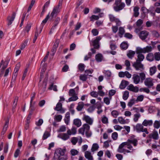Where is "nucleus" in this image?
<instances>
[{"label":"nucleus","instance_id":"6","mask_svg":"<svg viewBox=\"0 0 160 160\" xmlns=\"http://www.w3.org/2000/svg\"><path fill=\"white\" fill-rule=\"evenodd\" d=\"M153 79L151 78H148L144 81L145 85L148 88H151L153 86Z\"/></svg>","mask_w":160,"mask_h":160},{"label":"nucleus","instance_id":"25","mask_svg":"<svg viewBox=\"0 0 160 160\" xmlns=\"http://www.w3.org/2000/svg\"><path fill=\"white\" fill-rule=\"evenodd\" d=\"M59 43V40H57L54 43V45L51 50L53 55L54 54L56 51L57 48L58 47Z\"/></svg>","mask_w":160,"mask_h":160},{"label":"nucleus","instance_id":"43","mask_svg":"<svg viewBox=\"0 0 160 160\" xmlns=\"http://www.w3.org/2000/svg\"><path fill=\"white\" fill-rule=\"evenodd\" d=\"M128 141L130 143H132L135 147L138 144V140L136 139H128Z\"/></svg>","mask_w":160,"mask_h":160},{"label":"nucleus","instance_id":"51","mask_svg":"<svg viewBox=\"0 0 160 160\" xmlns=\"http://www.w3.org/2000/svg\"><path fill=\"white\" fill-rule=\"evenodd\" d=\"M139 76L140 79H141L142 81L146 79V74L144 72H142L139 74Z\"/></svg>","mask_w":160,"mask_h":160},{"label":"nucleus","instance_id":"11","mask_svg":"<svg viewBox=\"0 0 160 160\" xmlns=\"http://www.w3.org/2000/svg\"><path fill=\"white\" fill-rule=\"evenodd\" d=\"M82 119L86 122V123L89 125H92L93 123V119L90 118L89 116L84 115L82 118Z\"/></svg>","mask_w":160,"mask_h":160},{"label":"nucleus","instance_id":"2","mask_svg":"<svg viewBox=\"0 0 160 160\" xmlns=\"http://www.w3.org/2000/svg\"><path fill=\"white\" fill-rule=\"evenodd\" d=\"M133 129L134 131H136L138 132H145L146 134L149 133L147 128H144V126L142 125V124L137 123L135 126H134Z\"/></svg>","mask_w":160,"mask_h":160},{"label":"nucleus","instance_id":"53","mask_svg":"<svg viewBox=\"0 0 160 160\" xmlns=\"http://www.w3.org/2000/svg\"><path fill=\"white\" fill-rule=\"evenodd\" d=\"M48 78L46 77L45 79V81L43 82V83L42 85H41V87L42 89L44 91L47 86V83L46 82V81L47 80Z\"/></svg>","mask_w":160,"mask_h":160},{"label":"nucleus","instance_id":"5","mask_svg":"<svg viewBox=\"0 0 160 160\" xmlns=\"http://www.w3.org/2000/svg\"><path fill=\"white\" fill-rule=\"evenodd\" d=\"M90 127L89 125L87 123H84L82 127L79 129L78 132L82 135H84V132L88 131L90 130Z\"/></svg>","mask_w":160,"mask_h":160},{"label":"nucleus","instance_id":"40","mask_svg":"<svg viewBox=\"0 0 160 160\" xmlns=\"http://www.w3.org/2000/svg\"><path fill=\"white\" fill-rule=\"evenodd\" d=\"M118 151L120 153H123L125 154L126 152L129 153L130 152L129 150L125 149L123 148H118Z\"/></svg>","mask_w":160,"mask_h":160},{"label":"nucleus","instance_id":"32","mask_svg":"<svg viewBox=\"0 0 160 160\" xmlns=\"http://www.w3.org/2000/svg\"><path fill=\"white\" fill-rule=\"evenodd\" d=\"M66 151L65 149H59L57 150L55 154H58V155H59L60 156H63L65 153Z\"/></svg>","mask_w":160,"mask_h":160},{"label":"nucleus","instance_id":"8","mask_svg":"<svg viewBox=\"0 0 160 160\" xmlns=\"http://www.w3.org/2000/svg\"><path fill=\"white\" fill-rule=\"evenodd\" d=\"M54 110L59 112L61 113H64L65 110V109L62 108V103L59 102L57 104L56 107L54 108Z\"/></svg>","mask_w":160,"mask_h":160},{"label":"nucleus","instance_id":"54","mask_svg":"<svg viewBox=\"0 0 160 160\" xmlns=\"http://www.w3.org/2000/svg\"><path fill=\"white\" fill-rule=\"evenodd\" d=\"M127 146V148L130 150H129V151L131 152L129 153L132 152L134 151V149L132 148V146L130 144V143L128 141H127V144L126 145Z\"/></svg>","mask_w":160,"mask_h":160},{"label":"nucleus","instance_id":"24","mask_svg":"<svg viewBox=\"0 0 160 160\" xmlns=\"http://www.w3.org/2000/svg\"><path fill=\"white\" fill-rule=\"evenodd\" d=\"M85 157L88 160H93V158L90 152L86 151L84 153Z\"/></svg>","mask_w":160,"mask_h":160},{"label":"nucleus","instance_id":"7","mask_svg":"<svg viewBox=\"0 0 160 160\" xmlns=\"http://www.w3.org/2000/svg\"><path fill=\"white\" fill-rule=\"evenodd\" d=\"M137 48L140 51V52L144 53L150 52L152 51V49L151 46H147L143 48L138 47Z\"/></svg>","mask_w":160,"mask_h":160},{"label":"nucleus","instance_id":"48","mask_svg":"<svg viewBox=\"0 0 160 160\" xmlns=\"http://www.w3.org/2000/svg\"><path fill=\"white\" fill-rule=\"evenodd\" d=\"M118 122L121 124H125L127 123L126 120H125L122 117H119L118 118Z\"/></svg>","mask_w":160,"mask_h":160},{"label":"nucleus","instance_id":"3","mask_svg":"<svg viewBox=\"0 0 160 160\" xmlns=\"http://www.w3.org/2000/svg\"><path fill=\"white\" fill-rule=\"evenodd\" d=\"M132 66L137 71H142L144 69L143 64L139 62L136 61L132 64Z\"/></svg>","mask_w":160,"mask_h":160},{"label":"nucleus","instance_id":"49","mask_svg":"<svg viewBox=\"0 0 160 160\" xmlns=\"http://www.w3.org/2000/svg\"><path fill=\"white\" fill-rule=\"evenodd\" d=\"M99 18L100 17L99 16L93 15L90 17V18L91 21L93 22L94 20H98Z\"/></svg>","mask_w":160,"mask_h":160},{"label":"nucleus","instance_id":"22","mask_svg":"<svg viewBox=\"0 0 160 160\" xmlns=\"http://www.w3.org/2000/svg\"><path fill=\"white\" fill-rule=\"evenodd\" d=\"M125 4L123 2H122L119 5L114 7V9L116 11H118L122 10L125 6Z\"/></svg>","mask_w":160,"mask_h":160},{"label":"nucleus","instance_id":"36","mask_svg":"<svg viewBox=\"0 0 160 160\" xmlns=\"http://www.w3.org/2000/svg\"><path fill=\"white\" fill-rule=\"evenodd\" d=\"M103 58V57L102 54L98 53L95 56V59L98 62H101Z\"/></svg>","mask_w":160,"mask_h":160},{"label":"nucleus","instance_id":"14","mask_svg":"<svg viewBox=\"0 0 160 160\" xmlns=\"http://www.w3.org/2000/svg\"><path fill=\"white\" fill-rule=\"evenodd\" d=\"M140 51L137 48L136 53L138 54L137 58L136 61L141 62L143 61L145 58L144 55L141 52H140Z\"/></svg>","mask_w":160,"mask_h":160},{"label":"nucleus","instance_id":"12","mask_svg":"<svg viewBox=\"0 0 160 160\" xmlns=\"http://www.w3.org/2000/svg\"><path fill=\"white\" fill-rule=\"evenodd\" d=\"M101 39V36H99L96 37V39L92 41L93 43V46L94 47V48L95 49H98L99 48V42Z\"/></svg>","mask_w":160,"mask_h":160},{"label":"nucleus","instance_id":"47","mask_svg":"<svg viewBox=\"0 0 160 160\" xmlns=\"http://www.w3.org/2000/svg\"><path fill=\"white\" fill-rule=\"evenodd\" d=\"M60 20V18H59L57 17V18H56V19L54 21V25L53 26H52V28L51 29V30L52 29H54L56 27L58 24Z\"/></svg>","mask_w":160,"mask_h":160},{"label":"nucleus","instance_id":"30","mask_svg":"<svg viewBox=\"0 0 160 160\" xmlns=\"http://www.w3.org/2000/svg\"><path fill=\"white\" fill-rule=\"evenodd\" d=\"M128 84L129 82L128 81L123 80L122 81L120 84V88L121 89H124Z\"/></svg>","mask_w":160,"mask_h":160},{"label":"nucleus","instance_id":"63","mask_svg":"<svg viewBox=\"0 0 160 160\" xmlns=\"http://www.w3.org/2000/svg\"><path fill=\"white\" fill-rule=\"evenodd\" d=\"M71 96L72 97L69 98L68 100V102L75 101L78 99V98L77 96Z\"/></svg>","mask_w":160,"mask_h":160},{"label":"nucleus","instance_id":"35","mask_svg":"<svg viewBox=\"0 0 160 160\" xmlns=\"http://www.w3.org/2000/svg\"><path fill=\"white\" fill-rule=\"evenodd\" d=\"M157 71V68L155 66H154L150 68L149 72L151 76H152L155 74Z\"/></svg>","mask_w":160,"mask_h":160},{"label":"nucleus","instance_id":"21","mask_svg":"<svg viewBox=\"0 0 160 160\" xmlns=\"http://www.w3.org/2000/svg\"><path fill=\"white\" fill-rule=\"evenodd\" d=\"M58 137L64 140H66L70 138V136L66 133H61L58 135Z\"/></svg>","mask_w":160,"mask_h":160},{"label":"nucleus","instance_id":"10","mask_svg":"<svg viewBox=\"0 0 160 160\" xmlns=\"http://www.w3.org/2000/svg\"><path fill=\"white\" fill-rule=\"evenodd\" d=\"M78 141V144L81 145L82 141V139L80 137L78 138L77 137H73L71 138V142L73 145H75Z\"/></svg>","mask_w":160,"mask_h":160},{"label":"nucleus","instance_id":"44","mask_svg":"<svg viewBox=\"0 0 160 160\" xmlns=\"http://www.w3.org/2000/svg\"><path fill=\"white\" fill-rule=\"evenodd\" d=\"M101 121L102 123L105 124H107L108 123V118L105 115H104L102 117Z\"/></svg>","mask_w":160,"mask_h":160},{"label":"nucleus","instance_id":"55","mask_svg":"<svg viewBox=\"0 0 160 160\" xmlns=\"http://www.w3.org/2000/svg\"><path fill=\"white\" fill-rule=\"evenodd\" d=\"M148 88H141L140 89L139 91L141 92H143L147 93H148L150 92V90Z\"/></svg>","mask_w":160,"mask_h":160},{"label":"nucleus","instance_id":"15","mask_svg":"<svg viewBox=\"0 0 160 160\" xmlns=\"http://www.w3.org/2000/svg\"><path fill=\"white\" fill-rule=\"evenodd\" d=\"M149 33V32L147 31H142L140 32L139 36L141 39L144 40L147 38Z\"/></svg>","mask_w":160,"mask_h":160},{"label":"nucleus","instance_id":"20","mask_svg":"<svg viewBox=\"0 0 160 160\" xmlns=\"http://www.w3.org/2000/svg\"><path fill=\"white\" fill-rule=\"evenodd\" d=\"M46 64L44 63L41 64V68H42V69L40 73V82L41 81L42 78H43V74L46 70Z\"/></svg>","mask_w":160,"mask_h":160},{"label":"nucleus","instance_id":"59","mask_svg":"<svg viewBox=\"0 0 160 160\" xmlns=\"http://www.w3.org/2000/svg\"><path fill=\"white\" fill-rule=\"evenodd\" d=\"M129 96V92L128 91H125L124 92L123 96V99L124 100H127Z\"/></svg>","mask_w":160,"mask_h":160},{"label":"nucleus","instance_id":"13","mask_svg":"<svg viewBox=\"0 0 160 160\" xmlns=\"http://www.w3.org/2000/svg\"><path fill=\"white\" fill-rule=\"evenodd\" d=\"M4 119L5 120V123L1 132V134L2 135H4L8 127L9 122V118L8 117L7 118H4Z\"/></svg>","mask_w":160,"mask_h":160},{"label":"nucleus","instance_id":"46","mask_svg":"<svg viewBox=\"0 0 160 160\" xmlns=\"http://www.w3.org/2000/svg\"><path fill=\"white\" fill-rule=\"evenodd\" d=\"M18 100V97H16L14 100L12 107V109L14 110L15 109L16 106L17 105V102Z\"/></svg>","mask_w":160,"mask_h":160},{"label":"nucleus","instance_id":"19","mask_svg":"<svg viewBox=\"0 0 160 160\" xmlns=\"http://www.w3.org/2000/svg\"><path fill=\"white\" fill-rule=\"evenodd\" d=\"M16 16V13L13 12L11 16H8L7 18L8 21V25L9 26L12 24Z\"/></svg>","mask_w":160,"mask_h":160},{"label":"nucleus","instance_id":"42","mask_svg":"<svg viewBox=\"0 0 160 160\" xmlns=\"http://www.w3.org/2000/svg\"><path fill=\"white\" fill-rule=\"evenodd\" d=\"M125 32V30L124 28L122 27H120L119 28V36L120 37H122V35Z\"/></svg>","mask_w":160,"mask_h":160},{"label":"nucleus","instance_id":"56","mask_svg":"<svg viewBox=\"0 0 160 160\" xmlns=\"http://www.w3.org/2000/svg\"><path fill=\"white\" fill-rule=\"evenodd\" d=\"M66 130V127L65 126L62 125L60 127L59 129L58 130V132H64Z\"/></svg>","mask_w":160,"mask_h":160},{"label":"nucleus","instance_id":"4","mask_svg":"<svg viewBox=\"0 0 160 160\" xmlns=\"http://www.w3.org/2000/svg\"><path fill=\"white\" fill-rule=\"evenodd\" d=\"M20 66V64L18 63L16 64L14 68V72L12 75L11 83L15 82L18 75V72Z\"/></svg>","mask_w":160,"mask_h":160},{"label":"nucleus","instance_id":"45","mask_svg":"<svg viewBox=\"0 0 160 160\" xmlns=\"http://www.w3.org/2000/svg\"><path fill=\"white\" fill-rule=\"evenodd\" d=\"M154 59L157 61H159L160 60V52H156L154 53Z\"/></svg>","mask_w":160,"mask_h":160},{"label":"nucleus","instance_id":"27","mask_svg":"<svg viewBox=\"0 0 160 160\" xmlns=\"http://www.w3.org/2000/svg\"><path fill=\"white\" fill-rule=\"evenodd\" d=\"M60 9L55 7L51 14V16L53 17L55 15H57L60 12Z\"/></svg>","mask_w":160,"mask_h":160},{"label":"nucleus","instance_id":"31","mask_svg":"<svg viewBox=\"0 0 160 160\" xmlns=\"http://www.w3.org/2000/svg\"><path fill=\"white\" fill-rule=\"evenodd\" d=\"M75 89H76L77 91L78 90V87H77L75 89H70L69 92V95L70 96H77V94L76 93L75 91Z\"/></svg>","mask_w":160,"mask_h":160},{"label":"nucleus","instance_id":"57","mask_svg":"<svg viewBox=\"0 0 160 160\" xmlns=\"http://www.w3.org/2000/svg\"><path fill=\"white\" fill-rule=\"evenodd\" d=\"M136 100L134 99H131L128 102V105L129 107H131L135 102Z\"/></svg>","mask_w":160,"mask_h":160},{"label":"nucleus","instance_id":"64","mask_svg":"<svg viewBox=\"0 0 160 160\" xmlns=\"http://www.w3.org/2000/svg\"><path fill=\"white\" fill-rule=\"evenodd\" d=\"M28 41V40H26L24 41V42L23 43H22L21 46L20 48L21 49H23L25 48V47L27 45V43Z\"/></svg>","mask_w":160,"mask_h":160},{"label":"nucleus","instance_id":"50","mask_svg":"<svg viewBox=\"0 0 160 160\" xmlns=\"http://www.w3.org/2000/svg\"><path fill=\"white\" fill-rule=\"evenodd\" d=\"M112 115L114 118H116L118 116L119 114V112L118 111L116 110H113L112 111L111 113Z\"/></svg>","mask_w":160,"mask_h":160},{"label":"nucleus","instance_id":"62","mask_svg":"<svg viewBox=\"0 0 160 160\" xmlns=\"http://www.w3.org/2000/svg\"><path fill=\"white\" fill-rule=\"evenodd\" d=\"M125 65L127 67L126 69L127 70H129L130 69V63L129 61L128 60H125Z\"/></svg>","mask_w":160,"mask_h":160},{"label":"nucleus","instance_id":"17","mask_svg":"<svg viewBox=\"0 0 160 160\" xmlns=\"http://www.w3.org/2000/svg\"><path fill=\"white\" fill-rule=\"evenodd\" d=\"M132 79L135 84H138L139 83L140 79L139 76L136 74H134L132 76Z\"/></svg>","mask_w":160,"mask_h":160},{"label":"nucleus","instance_id":"16","mask_svg":"<svg viewBox=\"0 0 160 160\" xmlns=\"http://www.w3.org/2000/svg\"><path fill=\"white\" fill-rule=\"evenodd\" d=\"M148 137L150 138H152L154 140H158L159 138L158 134L157 131H154L152 133L149 134Z\"/></svg>","mask_w":160,"mask_h":160},{"label":"nucleus","instance_id":"28","mask_svg":"<svg viewBox=\"0 0 160 160\" xmlns=\"http://www.w3.org/2000/svg\"><path fill=\"white\" fill-rule=\"evenodd\" d=\"M146 59L149 61L152 62L154 60V55L153 53L150 52L148 53L146 57Z\"/></svg>","mask_w":160,"mask_h":160},{"label":"nucleus","instance_id":"9","mask_svg":"<svg viewBox=\"0 0 160 160\" xmlns=\"http://www.w3.org/2000/svg\"><path fill=\"white\" fill-rule=\"evenodd\" d=\"M109 17L110 21L112 22H115L117 26H120L121 24V22L120 20L113 15L109 14Z\"/></svg>","mask_w":160,"mask_h":160},{"label":"nucleus","instance_id":"38","mask_svg":"<svg viewBox=\"0 0 160 160\" xmlns=\"http://www.w3.org/2000/svg\"><path fill=\"white\" fill-rule=\"evenodd\" d=\"M84 106V103L83 102H81L78 103L77 107V109L78 111H81L82 110Z\"/></svg>","mask_w":160,"mask_h":160},{"label":"nucleus","instance_id":"34","mask_svg":"<svg viewBox=\"0 0 160 160\" xmlns=\"http://www.w3.org/2000/svg\"><path fill=\"white\" fill-rule=\"evenodd\" d=\"M42 30V28H40L39 30H38L37 28H36V30L35 32L34 37L33 38V42L34 43L36 41L37 38L38 37V36L39 34H40Z\"/></svg>","mask_w":160,"mask_h":160},{"label":"nucleus","instance_id":"37","mask_svg":"<svg viewBox=\"0 0 160 160\" xmlns=\"http://www.w3.org/2000/svg\"><path fill=\"white\" fill-rule=\"evenodd\" d=\"M139 8L137 6H135L134 7L133 9L134 14L133 15L136 17H138L139 15V12H138Z\"/></svg>","mask_w":160,"mask_h":160},{"label":"nucleus","instance_id":"52","mask_svg":"<svg viewBox=\"0 0 160 160\" xmlns=\"http://www.w3.org/2000/svg\"><path fill=\"white\" fill-rule=\"evenodd\" d=\"M99 148V146L97 143H94L93 144L91 148L92 152H94L98 149Z\"/></svg>","mask_w":160,"mask_h":160},{"label":"nucleus","instance_id":"18","mask_svg":"<svg viewBox=\"0 0 160 160\" xmlns=\"http://www.w3.org/2000/svg\"><path fill=\"white\" fill-rule=\"evenodd\" d=\"M127 89L132 92H137L139 91L138 88L135 86L134 87L132 84H130L128 87Z\"/></svg>","mask_w":160,"mask_h":160},{"label":"nucleus","instance_id":"29","mask_svg":"<svg viewBox=\"0 0 160 160\" xmlns=\"http://www.w3.org/2000/svg\"><path fill=\"white\" fill-rule=\"evenodd\" d=\"M135 54V52L130 50L127 53V55L128 58L130 59H132Z\"/></svg>","mask_w":160,"mask_h":160},{"label":"nucleus","instance_id":"26","mask_svg":"<svg viewBox=\"0 0 160 160\" xmlns=\"http://www.w3.org/2000/svg\"><path fill=\"white\" fill-rule=\"evenodd\" d=\"M35 93L34 92L33 94V96L31 98V101L30 102V108L32 110H34V105L35 104V102H33V100L35 98Z\"/></svg>","mask_w":160,"mask_h":160},{"label":"nucleus","instance_id":"1","mask_svg":"<svg viewBox=\"0 0 160 160\" xmlns=\"http://www.w3.org/2000/svg\"><path fill=\"white\" fill-rule=\"evenodd\" d=\"M8 61H3L2 60L0 63V68L1 69L0 70V77H2L3 76L4 77H6L8 76L9 72L11 71L10 68H9L5 69L8 66Z\"/></svg>","mask_w":160,"mask_h":160},{"label":"nucleus","instance_id":"61","mask_svg":"<svg viewBox=\"0 0 160 160\" xmlns=\"http://www.w3.org/2000/svg\"><path fill=\"white\" fill-rule=\"evenodd\" d=\"M144 96L142 95L138 96L137 98L135 100L136 102H141L142 101L144 98Z\"/></svg>","mask_w":160,"mask_h":160},{"label":"nucleus","instance_id":"41","mask_svg":"<svg viewBox=\"0 0 160 160\" xmlns=\"http://www.w3.org/2000/svg\"><path fill=\"white\" fill-rule=\"evenodd\" d=\"M62 118V116L61 115H56L54 117L55 121L57 122H60Z\"/></svg>","mask_w":160,"mask_h":160},{"label":"nucleus","instance_id":"58","mask_svg":"<svg viewBox=\"0 0 160 160\" xmlns=\"http://www.w3.org/2000/svg\"><path fill=\"white\" fill-rule=\"evenodd\" d=\"M153 126L155 128H158L160 127V121H155L153 124Z\"/></svg>","mask_w":160,"mask_h":160},{"label":"nucleus","instance_id":"39","mask_svg":"<svg viewBox=\"0 0 160 160\" xmlns=\"http://www.w3.org/2000/svg\"><path fill=\"white\" fill-rule=\"evenodd\" d=\"M141 117V114L139 113H137L134 114L133 115V120L135 122H137L138 121L139 118Z\"/></svg>","mask_w":160,"mask_h":160},{"label":"nucleus","instance_id":"33","mask_svg":"<svg viewBox=\"0 0 160 160\" xmlns=\"http://www.w3.org/2000/svg\"><path fill=\"white\" fill-rule=\"evenodd\" d=\"M74 124L78 127H80L82 125L81 120L79 119H75L73 120Z\"/></svg>","mask_w":160,"mask_h":160},{"label":"nucleus","instance_id":"60","mask_svg":"<svg viewBox=\"0 0 160 160\" xmlns=\"http://www.w3.org/2000/svg\"><path fill=\"white\" fill-rule=\"evenodd\" d=\"M48 89L50 90H53L54 91H57V87L55 85H54L53 83H51L49 87L48 88Z\"/></svg>","mask_w":160,"mask_h":160},{"label":"nucleus","instance_id":"23","mask_svg":"<svg viewBox=\"0 0 160 160\" xmlns=\"http://www.w3.org/2000/svg\"><path fill=\"white\" fill-rule=\"evenodd\" d=\"M153 121L152 120L144 119L142 122V125L144 126L147 127L151 126L152 125Z\"/></svg>","mask_w":160,"mask_h":160}]
</instances>
